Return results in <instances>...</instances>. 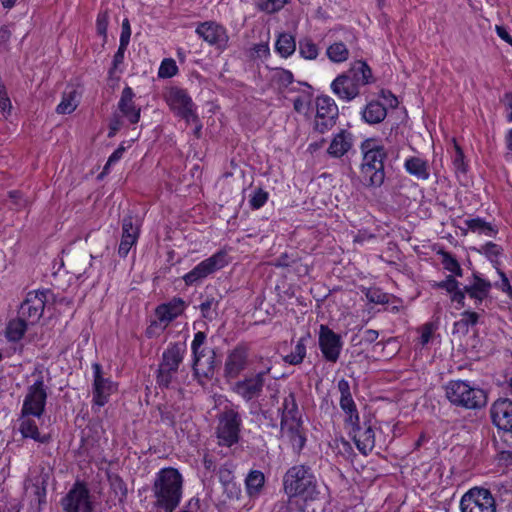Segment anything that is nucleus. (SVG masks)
Segmentation results:
<instances>
[{
	"instance_id": "cd10ccee",
	"label": "nucleus",
	"mask_w": 512,
	"mask_h": 512,
	"mask_svg": "<svg viewBox=\"0 0 512 512\" xmlns=\"http://www.w3.org/2000/svg\"><path fill=\"white\" fill-rule=\"evenodd\" d=\"M281 414L280 426H285L289 421L302 420L299 413L298 404L296 402V396L293 391H290L287 396L284 397L282 406L278 409Z\"/></svg>"
},
{
	"instance_id": "ddd939ff",
	"label": "nucleus",
	"mask_w": 512,
	"mask_h": 512,
	"mask_svg": "<svg viewBox=\"0 0 512 512\" xmlns=\"http://www.w3.org/2000/svg\"><path fill=\"white\" fill-rule=\"evenodd\" d=\"M338 115V106L331 97L327 95L318 96L316 98L314 130L320 134L331 130L336 124Z\"/></svg>"
},
{
	"instance_id": "09e8293b",
	"label": "nucleus",
	"mask_w": 512,
	"mask_h": 512,
	"mask_svg": "<svg viewBox=\"0 0 512 512\" xmlns=\"http://www.w3.org/2000/svg\"><path fill=\"white\" fill-rule=\"evenodd\" d=\"M460 283L456 280L453 275H447L443 281L434 282L431 287L434 289L445 290L449 295L454 293L459 288Z\"/></svg>"
},
{
	"instance_id": "c9c22d12",
	"label": "nucleus",
	"mask_w": 512,
	"mask_h": 512,
	"mask_svg": "<svg viewBox=\"0 0 512 512\" xmlns=\"http://www.w3.org/2000/svg\"><path fill=\"white\" fill-rule=\"evenodd\" d=\"M275 48L282 57H288L292 55L296 49L295 38L291 34L282 33L276 41Z\"/></svg>"
},
{
	"instance_id": "7ed1b4c3",
	"label": "nucleus",
	"mask_w": 512,
	"mask_h": 512,
	"mask_svg": "<svg viewBox=\"0 0 512 512\" xmlns=\"http://www.w3.org/2000/svg\"><path fill=\"white\" fill-rule=\"evenodd\" d=\"M373 82L375 78L370 66L363 60H357L332 81L331 90L338 99L351 102L360 95L362 87Z\"/></svg>"
},
{
	"instance_id": "f03ea898",
	"label": "nucleus",
	"mask_w": 512,
	"mask_h": 512,
	"mask_svg": "<svg viewBox=\"0 0 512 512\" xmlns=\"http://www.w3.org/2000/svg\"><path fill=\"white\" fill-rule=\"evenodd\" d=\"M362 162L360 165V177L362 183L370 188H379L384 184L386 173L384 161L388 154L383 145L377 139H365L360 146Z\"/></svg>"
},
{
	"instance_id": "bf43d9fd",
	"label": "nucleus",
	"mask_w": 512,
	"mask_h": 512,
	"mask_svg": "<svg viewBox=\"0 0 512 512\" xmlns=\"http://www.w3.org/2000/svg\"><path fill=\"white\" fill-rule=\"evenodd\" d=\"M453 165L456 172L466 173L467 165L464 162V153L460 146L455 145V155L453 157Z\"/></svg>"
},
{
	"instance_id": "338daca9",
	"label": "nucleus",
	"mask_w": 512,
	"mask_h": 512,
	"mask_svg": "<svg viewBox=\"0 0 512 512\" xmlns=\"http://www.w3.org/2000/svg\"><path fill=\"white\" fill-rule=\"evenodd\" d=\"M8 195L17 209L25 207L28 203L27 200L23 198V194L18 190L10 191Z\"/></svg>"
},
{
	"instance_id": "5fc2aeb1",
	"label": "nucleus",
	"mask_w": 512,
	"mask_h": 512,
	"mask_svg": "<svg viewBox=\"0 0 512 512\" xmlns=\"http://www.w3.org/2000/svg\"><path fill=\"white\" fill-rule=\"evenodd\" d=\"M158 410L161 422L170 427H175V409L171 406H159Z\"/></svg>"
},
{
	"instance_id": "f8f14e48",
	"label": "nucleus",
	"mask_w": 512,
	"mask_h": 512,
	"mask_svg": "<svg viewBox=\"0 0 512 512\" xmlns=\"http://www.w3.org/2000/svg\"><path fill=\"white\" fill-rule=\"evenodd\" d=\"M461 512H496V502L488 489L474 487L460 501Z\"/></svg>"
},
{
	"instance_id": "0eeeda50",
	"label": "nucleus",
	"mask_w": 512,
	"mask_h": 512,
	"mask_svg": "<svg viewBox=\"0 0 512 512\" xmlns=\"http://www.w3.org/2000/svg\"><path fill=\"white\" fill-rule=\"evenodd\" d=\"M242 426L240 413L234 408L225 407L218 415V425L216 428L219 444L231 447L238 443Z\"/></svg>"
},
{
	"instance_id": "7c9ffc66",
	"label": "nucleus",
	"mask_w": 512,
	"mask_h": 512,
	"mask_svg": "<svg viewBox=\"0 0 512 512\" xmlns=\"http://www.w3.org/2000/svg\"><path fill=\"white\" fill-rule=\"evenodd\" d=\"M28 322L18 316L16 319L10 320L6 326L5 335L8 341H20L27 331Z\"/></svg>"
},
{
	"instance_id": "13d9d810",
	"label": "nucleus",
	"mask_w": 512,
	"mask_h": 512,
	"mask_svg": "<svg viewBox=\"0 0 512 512\" xmlns=\"http://www.w3.org/2000/svg\"><path fill=\"white\" fill-rule=\"evenodd\" d=\"M289 0H265L261 3V10L267 13H275L282 9Z\"/></svg>"
},
{
	"instance_id": "c85d7f7f",
	"label": "nucleus",
	"mask_w": 512,
	"mask_h": 512,
	"mask_svg": "<svg viewBox=\"0 0 512 512\" xmlns=\"http://www.w3.org/2000/svg\"><path fill=\"white\" fill-rule=\"evenodd\" d=\"M361 115L366 123L378 124L386 118L387 109L381 102L372 100L365 105Z\"/></svg>"
},
{
	"instance_id": "4d7b16f0",
	"label": "nucleus",
	"mask_w": 512,
	"mask_h": 512,
	"mask_svg": "<svg viewBox=\"0 0 512 512\" xmlns=\"http://www.w3.org/2000/svg\"><path fill=\"white\" fill-rule=\"evenodd\" d=\"M218 305V302L213 297H207L204 302L200 304V311L202 314V317L208 320L213 319V312L212 309L216 308Z\"/></svg>"
},
{
	"instance_id": "39448f33",
	"label": "nucleus",
	"mask_w": 512,
	"mask_h": 512,
	"mask_svg": "<svg viewBox=\"0 0 512 512\" xmlns=\"http://www.w3.org/2000/svg\"><path fill=\"white\" fill-rule=\"evenodd\" d=\"M283 488L286 494L301 495L313 499L317 494V481L307 465H294L283 476Z\"/></svg>"
},
{
	"instance_id": "4468645a",
	"label": "nucleus",
	"mask_w": 512,
	"mask_h": 512,
	"mask_svg": "<svg viewBox=\"0 0 512 512\" xmlns=\"http://www.w3.org/2000/svg\"><path fill=\"white\" fill-rule=\"evenodd\" d=\"M250 347L245 342L238 343L227 354L223 377L227 382L235 380L247 368Z\"/></svg>"
},
{
	"instance_id": "f704fd0d",
	"label": "nucleus",
	"mask_w": 512,
	"mask_h": 512,
	"mask_svg": "<svg viewBox=\"0 0 512 512\" xmlns=\"http://www.w3.org/2000/svg\"><path fill=\"white\" fill-rule=\"evenodd\" d=\"M309 339V335L301 337L294 347V350L286 355L283 360L290 365H299L303 362L306 356V341Z\"/></svg>"
},
{
	"instance_id": "e433bc0d",
	"label": "nucleus",
	"mask_w": 512,
	"mask_h": 512,
	"mask_svg": "<svg viewBox=\"0 0 512 512\" xmlns=\"http://www.w3.org/2000/svg\"><path fill=\"white\" fill-rule=\"evenodd\" d=\"M108 481L111 491L120 503H123L127 497V485L118 474H109Z\"/></svg>"
},
{
	"instance_id": "72a5a7b5",
	"label": "nucleus",
	"mask_w": 512,
	"mask_h": 512,
	"mask_svg": "<svg viewBox=\"0 0 512 512\" xmlns=\"http://www.w3.org/2000/svg\"><path fill=\"white\" fill-rule=\"evenodd\" d=\"M461 318L454 323V332H461L467 334L469 328L475 326L480 318V315L474 311H464L461 313Z\"/></svg>"
},
{
	"instance_id": "9d476101",
	"label": "nucleus",
	"mask_w": 512,
	"mask_h": 512,
	"mask_svg": "<svg viewBox=\"0 0 512 512\" xmlns=\"http://www.w3.org/2000/svg\"><path fill=\"white\" fill-rule=\"evenodd\" d=\"M64 512H94V504L88 485L76 480L61 500Z\"/></svg>"
},
{
	"instance_id": "49530a36",
	"label": "nucleus",
	"mask_w": 512,
	"mask_h": 512,
	"mask_svg": "<svg viewBox=\"0 0 512 512\" xmlns=\"http://www.w3.org/2000/svg\"><path fill=\"white\" fill-rule=\"evenodd\" d=\"M299 84L304 85L306 87V90H303L302 95L298 96L293 101L294 110L298 113L302 112L304 107L311 102L313 93H312V87L308 83H301Z\"/></svg>"
},
{
	"instance_id": "a19ab883",
	"label": "nucleus",
	"mask_w": 512,
	"mask_h": 512,
	"mask_svg": "<svg viewBox=\"0 0 512 512\" xmlns=\"http://www.w3.org/2000/svg\"><path fill=\"white\" fill-rule=\"evenodd\" d=\"M76 91L64 92L61 102L56 107L58 114H71L78 106L75 100Z\"/></svg>"
},
{
	"instance_id": "412c9836",
	"label": "nucleus",
	"mask_w": 512,
	"mask_h": 512,
	"mask_svg": "<svg viewBox=\"0 0 512 512\" xmlns=\"http://www.w3.org/2000/svg\"><path fill=\"white\" fill-rule=\"evenodd\" d=\"M185 308V301L180 297H174L169 302L158 305L155 315L160 323H164L163 329H165L173 320L183 314Z\"/></svg>"
},
{
	"instance_id": "79ce46f5",
	"label": "nucleus",
	"mask_w": 512,
	"mask_h": 512,
	"mask_svg": "<svg viewBox=\"0 0 512 512\" xmlns=\"http://www.w3.org/2000/svg\"><path fill=\"white\" fill-rule=\"evenodd\" d=\"M216 366V353L214 350H209L208 355L202 360V364L199 366L200 376H203L207 379L212 378Z\"/></svg>"
},
{
	"instance_id": "8fccbe9b",
	"label": "nucleus",
	"mask_w": 512,
	"mask_h": 512,
	"mask_svg": "<svg viewBox=\"0 0 512 512\" xmlns=\"http://www.w3.org/2000/svg\"><path fill=\"white\" fill-rule=\"evenodd\" d=\"M178 72L176 62L171 58H166L161 62L158 70V76L160 78H171Z\"/></svg>"
},
{
	"instance_id": "6e6d98bb",
	"label": "nucleus",
	"mask_w": 512,
	"mask_h": 512,
	"mask_svg": "<svg viewBox=\"0 0 512 512\" xmlns=\"http://www.w3.org/2000/svg\"><path fill=\"white\" fill-rule=\"evenodd\" d=\"M109 24V14L107 11H102L98 14L96 20V30L97 33L103 37L104 40L107 39V29Z\"/></svg>"
},
{
	"instance_id": "6ab92c4d",
	"label": "nucleus",
	"mask_w": 512,
	"mask_h": 512,
	"mask_svg": "<svg viewBox=\"0 0 512 512\" xmlns=\"http://www.w3.org/2000/svg\"><path fill=\"white\" fill-rule=\"evenodd\" d=\"M196 33L204 41L217 47L220 50L227 48L229 36L226 29L216 22L207 21L200 23L196 28Z\"/></svg>"
},
{
	"instance_id": "4be33fe9",
	"label": "nucleus",
	"mask_w": 512,
	"mask_h": 512,
	"mask_svg": "<svg viewBox=\"0 0 512 512\" xmlns=\"http://www.w3.org/2000/svg\"><path fill=\"white\" fill-rule=\"evenodd\" d=\"M135 93L133 89L126 86L118 102V110L121 116L125 117L130 124H137L141 116V107L137 106L134 102Z\"/></svg>"
},
{
	"instance_id": "58836bf2",
	"label": "nucleus",
	"mask_w": 512,
	"mask_h": 512,
	"mask_svg": "<svg viewBox=\"0 0 512 512\" xmlns=\"http://www.w3.org/2000/svg\"><path fill=\"white\" fill-rule=\"evenodd\" d=\"M339 404L340 408L346 414V418L344 420L345 425L352 422L356 423L359 418V413L356 404L353 400V397H340Z\"/></svg>"
},
{
	"instance_id": "dca6fc26",
	"label": "nucleus",
	"mask_w": 512,
	"mask_h": 512,
	"mask_svg": "<svg viewBox=\"0 0 512 512\" xmlns=\"http://www.w3.org/2000/svg\"><path fill=\"white\" fill-rule=\"evenodd\" d=\"M346 426L350 427L349 434L359 452L368 455L375 447V430L371 419L361 422L359 417L356 423H348Z\"/></svg>"
},
{
	"instance_id": "a878e982",
	"label": "nucleus",
	"mask_w": 512,
	"mask_h": 512,
	"mask_svg": "<svg viewBox=\"0 0 512 512\" xmlns=\"http://www.w3.org/2000/svg\"><path fill=\"white\" fill-rule=\"evenodd\" d=\"M352 145V134L347 130H341L333 137L327 149V153L333 158H341L352 148Z\"/></svg>"
},
{
	"instance_id": "de8ad7c7",
	"label": "nucleus",
	"mask_w": 512,
	"mask_h": 512,
	"mask_svg": "<svg viewBox=\"0 0 512 512\" xmlns=\"http://www.w3.org/2000/svg\"><path fill=\"white\" fill-rule=\"evenodd\" d=\"M482 252L493 263L495 268L498 267V265H499L498 257L503 252V249L501 246H499L493 242H488L482 247Z\"/></svg>"
},
{
	"instance_id": "423d86ee",
	"label": "nucleus",
	"mask_w": 512,
	"mask_h": 512,
	"mask_svg": "<svg viewBox=\"0 0 512 512\" xmlns=\"http://www.w3.org/2000/svg\"><path fill=\"white\" fill-rule=\"evenodd\" d=\"M31 376L35 377V381L27 388L21 411H23V416L40 418L45 412L48 386L44 382L43 371L40 367H36Z\"/></svg>"
},
{
	"instance_id": "9b49d317",
	"label": "nucleus",
	"mask_w": 512,
	"mask_h": 512,
	"mask_svg": "<svg viewBox=\"0 0 512 512\" xmlns=\"http://www.w3.org/2000/svg\"><path fill=\"white\" fill-rule=\"evenodd\" d=\"M166 101L174 114L184 119L187 124L198 122L196 106L186 90L178 87L171 88L166 96Z\"/></svg>"
},
{
	"instance_id": "864d4df0",
	"label": "nucleus",
	"mask_w": 512,
	"mask_h": 512,
	"mask_svg": "<svg viewBox=\"0 0 512 512\" xmlns=\"http://www.w3.org/2000/svg\"><path fill=\"white\" fill-rule=\"evenodd\" d=\"M274 79L280 88H287L294 81L292 72L282 68L276 71Z\"/></svg>"
},
{
	"instance_id": "393cba45",
	"label": "nucleus",
	"mask_w": 512,
	"mask_h": 512,
	"mask_svg": "<svg viewBox=\"0 0 512 512\" xmlns=\"http://www.w3.org/2000/svg\"><path fill=\"white\" fill-rule=\"evenodd\" d=\"M19 422V431L24 438H31L42 444H48L51 441V435H42L38 430L36 421L31 416H23V411H21Z\"/></svg>"
},
{
	"instance_id": "1a4fd4ad",
	"label": "nucleus",
	"mask_w": 512,
	"mask_h": 512,
	"mask_svg": "<svg viewBox=\"0 0 512 512\" xmlns=\"http://www.w3.org/2000/svg\"><path fill=\"white\" fill-rule=\"evenodd\" d=\"M229 263V256L225 250H219L209 258L197 264L190 272L183 276L186 286L199 284L208 276L224 268Z\"/></svg>"
},
{
	"instance_id": "473e14b6",
	"label": "nucleus",
	"mask_w": 512,
	"mask_h": 512,
	"mask_svg": "<svg viewBox=\"0 0 512 512\" xmlns=\"http://www.w3.org/2000/svg\"><path fill=\"white\" fill-rule=\"evenodd\" d=\"M265 483L264 474L259 470H252L245 479L246 489L249 496L260 493Z\"/></svg>"
},
{
	"instance_id": "052dcab7",
	"label": "nucleus",
	"mask_w": 512,
	"mask_h": 512,
	"mask_svg": "<svg viewBox=\"0 0 512 512\" xmlns=\"http://www.w3.org/2000/svg\"><path fill=\"white\" fill-rule=\"evenodd\" d=\"M366 296L370 302L375 304H385L389 300V295L379 289H370Z\"/></svg>"
},
{
	"instance_id": "6e6552de",
	"label": "nucleus",
	"mask_w": 512,
	"mask_h": 512,
	"mask_svg": "<svg viewBox=\"0 0 512 512\" xmlns=\"http://www.w3.org/2000/svg\"><path fill=\"white\" fill-rule=\"evenodd\" d=\"M271 369V366H267L262 371L235 381L230 387L231 391L247 403L257 400L263 394L266 376L270 373Z\"/></svg>"
},
{
	"instance_id": "680f3d73",
	"label": "nucleus",
	"mask_w": 512,
	"mask_h": 512,
	"mask_svg": "<svg viewBox=\"0 0 512 512\" xmlns=\"http://www.w3.org/2000/svg\"><path fill=\"white\" fill-rule=\"evenodd\" d=\"M208 355V351L206 352L205 348H198L197 354H193V364L192 369L193 373L196 377L200 376V364H202V360Z\"/></svg>"
},
{
	"instance_id": "bb28decb",
	"label": "nucleus",
	"mask_w": 512,
	"mask_h": 512,
	"mask_svg": "<svg viewBox=\"0 0 512 512\" xmlns=\"http://www.w3.org/2000/svg\"><path fill=\"white\" fill-rule=\"evenodd\" d=\"M185 351L186 347L184 343H171L163 352L162 360L159 365L178 372L179 366L183 361Z\"/></svg>"
},
{
	"instance_id": "20e7f679",
	"label": "nucleus",
	"mask_w": 512,
	"mask_h": 512,
	"mask_svg": "<svg viewBox=\"0 0 512 512\" xmlns=\"http://www.w3.org/2000/svg\"><path fill=\"white\" fill-rule=\"evenodd\" d=\"M445 392L450 403L458 407L480 409L487 403L485 391L471 386L467 381L451 380L447 383Z\"/></svg>"
},
{
	"instance_id": "69168bd1",
	"label": "nucleus",
	"mask_w": 512,
	"mask_h": 512,
	"mask_svg": "<svg viewBox=\"0 0 512 512\" xmlns=\"http://www.w3.org/2000/svg\"><path fill=\"white\" fill-rule=\"evenodd\" d=\"M0 109L2 112H10L11 101L8 97L6 88L3 83L0 82Z\"/></svg>"
},
{
	"instance_id": "aec40b11",
	"label": "nucleus",
	"mask_w": 512,
	"mask_h": 512,
	"mask_svg": "<svg viewBox=\"0 0 512 512\" xmlns=\"http://www.w3.org/2000/svg\"><path fill=\"white\" fill-rule=\"evenodd\" d=\"M490 416L498 429L512 433V400L498 398L491 405Z\"/></svg>"
},
{
	"instance_id": "c03bdc74",
	"label": "nucleus",
	"mask_w": 512,
	"mask_h": 512,
	"mask_svg": "<svg viewBox=\"0 0 512 512\" xmlns=\"http://www.w3.org/2000/svg\"><path fill=\"white\" fill-rule=\"evenodd\" d=\"M177 372L172 371L167 367H163L162 365L158 366L157 374H156V382L160 388H170L173 379L175 378Z\"/></svg>"
},
{
	"instance_id": "e2e57ef3",
	"label": "nucleus",
	"mask_w": 512,
	"mask_h": 512,
	"mask_svg": "<svg viewBox=\"0 0 512 512\" xmlns=\"http://www.w3.org/2000/svg\"><path fill=\"white\" fill-rule=\"evenodd\" d=\"M467 292L465 291V286L457 288V290L450 295V300L453 303H456V309H461L465 307V298Z\"/></svg>"
},
{
	"instance_id": "f257e3e1",
	"label": "nucleus",
	"mask_w": 512,
	"mask_h": 512,
	"mask_svg": "<svg viewBox=\"0 0 512 512\" xmlns=\"http://www.w3.org/2000/svg\"><path fill=\"white\" fill-rule=\"evenodd\" d=\"M184 479L178 469L165 467L160 469L152 485L153 506L164 512H174L183 495Z\"/></svg>"
},
{
	"instance_id": "774afa93",
	"label": "nucleus",
	"mask_w": 512,
	"mask_h": 512,
	"mask_svg": "<svg viewBox=\"0 0 512 512\" xmlns=\"http://www.w3.org/2000/svg\"><path fill=\"white\" fill-rule=\"evenodd\" d=\"M501 102L504 104L505 108L509 110V113L506 115L507 120L512 122V92L504 93Z\"/></svg>"
},
{
	"instance_id": "b1692460",
	"label": "nucleus",
	"mask_w": 512,
	"mask_h": 512,
	"mask_svg": "<svg viewBox=\"0 0 512 512\" xmlns=\"http://www.w3.org/2000/svg\"><path fill=\"white\" fill-rule=\"evenodd\" d=\"M491 288V282L482 278L477 273H473V282L469 285H465V291L469 298L475 301L476 307H478L483 300L489 296Z\"/></svg>"
},
{
	"instance_id": "2f4dec72",
	"label": "nucleus",
	"mask_w": 512,
	"mask_h": 512,
	"mask_svg": "<svg viewBox=\"0 0 512 512\" xmlns=\"http://www.w3.org/2000/svg\"><path fill=\"white\" fill-rule=\"evenodd\" d=\"M286 495L287 500L280 501L275 505L276 512H305L304 502L299 498L301 495Z\"/></svg>"
},
{
	"instance_id": "37998d69",
	"label": "nucleus",
	"mask_w": 512,
	"mask_h": 512,
	"mask_svg": "<svg viewBox=\"0 0 512 512\" xmlns=\"http://www.w3.org/2000/svg\"><path fill=\"white\" fill-rule=\"evenodd\" d=\"M299 53L301 57L314 60L319 54L317 45L310 38H303L299 41Z\"/></svg>"
},
{
	"instance_id": "c756f323",
	"label": "nucleus",
	"mask_w": 512,
	"mask_h": 512,
	"mask_svg": "<svg viewBox=\"0 0 512 512\" xmlns=\"http://www.w3.org/2000/svg\"><path fill=\"white\" fill-rule=\"evenodd\" d=\"M404 168L418 180H427L430 177L428 162L420 157L412 156L407 158Z\"/></svg>"
},
{
	"instance_id": "5701e85b",
	"label": "nucleus",
	"mask_w": 512,
	"mask_h": 512,
	"mask_svg": "<svg viewBox=\"0 0 512 512\" xmlns=\"http://www.w3.org/2000/svg\"><path fill=\"white\" fill-rule=\"evenodd\" d=\"M282 435H286L289 439L293 450L296 453L304 448L306 444V436L303 428L302 420L289 421L284 427L280 426Z\"/></svg>"
},
{
	"instance_id": "3c124183",
	"label": "nucleus",
	"mask_w": 512,
	"mask_h": 512,
	"mask_svg": "<svg viewBox=\"0 0 512 512\" xmlns=\"http://www.w3.org/2000/svg\"><path fill=\"white\" fill-rule=\"evenodd\" d=\"M138 239L135 238L134 234L127 233V235L122 234L121 241L118 248V254L120 257L125 258L130 249L137 243Z\"/></svg>"
},
{
	"instance_id": "ea45409f",
	"label": "nucleus",
	"mask_w": 512,
	"mask_h": 512,
	"mask_svg": "<svg viewBox=\"0 0 512 512\" xmlns=\"http://www.w3.org/2000/svg\"><path fill=\"white\" fill-rule=\"evenodd\" d=\"M326 54L332 62L341 63L348 59L349 50L343 42H336L327 48Z\"/></svg>"
},
{
	"instance_id": "603ef678",
	"label": "nucleus",
	"mask_w": 512,
	"mask_h": 512,
	"mask_svg": "<svg viewBox=\"0 0 512 512\" xmlns=\"http://www.w3.org/2000/svg\"><path fill=\"white\" fill-rule=\"evenodd\" d=\"M267 200L268 193L264 191L262 188H258L254 191V194L251 196L249 200V205L253 210H258L265 205Z\"/></svg>"
},
{
	"instance_id": "a211bd4d",
	"label": "nucleus",
	"mask_w": 512,
	"mask_h": 512,
	"mask_svg": "<svg viewBox=\"0 0 512 512\" xmlns=\"http://www.w3.org/2000/svg\"><path fill=\"white\" fill-rule=\"evenodd\" d=\"M319 348L326 361L336 363L342 349L340 335L335 333L328 326L321 325L319 331Z\"/></svg>"
},
{
	"instance_id": "2eb2a0df",
	"label": "nucleus",
	"mask_w": 512,
	"mask_h": 512,
	"mask_svg": "<svg viewBox=\"0 0 512 512\" xmlns=\"http://www.w3.org/2000/svg\"><path fill=\"white\" fill-rule=\"evenodd\" d=\"M49 292L50 290L28 292L19 307L18 316L29 324H36L43 315Z\"/></svg>"
},
{
	"instance_id": "4c0bfd02",
	"label": "nucleus",
	"mask_w": 512,
	"mask_h": 512,
	"mask_svg": "<svg viewBox=\"0 0 512 512\" xmlns=\"http://www.w3.org/2000/svg\"><path fill=\"white\" fill-rule=\"evenodd\" d=\"M465 225L470 231L487 236H494L497 233V230L490 223L481 218L467 219L465 220Z\"/></svg>"
},
{
	"instance_id": "a18cd8bd",
	"label": "nucleus",
	"mask_w": 512,
	"mask_h": 512,
	"mask_svg": "<svg viewBox=\"0 0 512 512\" xmlns=\"http://www.w3.org/2000/svg\"><path fill=\"white\" fill-rule=\"evenodd\" d=\"M127 233L134 234L135 238H139V219L136 216L132 215V213L125 215L122 219V234L127 235Z\"/></svg>"
},
{
	"instance_id": "0e129e2a",
	"label": "nucleus",
	"mask_w": 512,
	"mask_h": 512,
	"mask_svg": "<svg viewBox=\"0 0 512 512\" xmlns=\"http://www.w3.org/2000/svg\"><path fill=\"white\" fill-rule=\"evenodd\" d=\"M441 255L442 265L445 270L452 272L459 265L458 260L450 252L442 251Z\"/></svg>"
},
{
	"instance_id": "f3484780",
	"label": "nucleus",
	"mask_w": 512,
	"mask_h": 512,
	"mask_svg": "<svg viewBox=\"0 0 512 512\" xmlns=\"http://www.w3.org/2000/svg\"><path fill=\"white\" fill-rule=\"evenodd\" d=\"M93 369V404L103 407L109 401V397L117 390V385L110 378L103 376L101 364L95 362L92 364Z\"/></svg>"
}]
</instances>
